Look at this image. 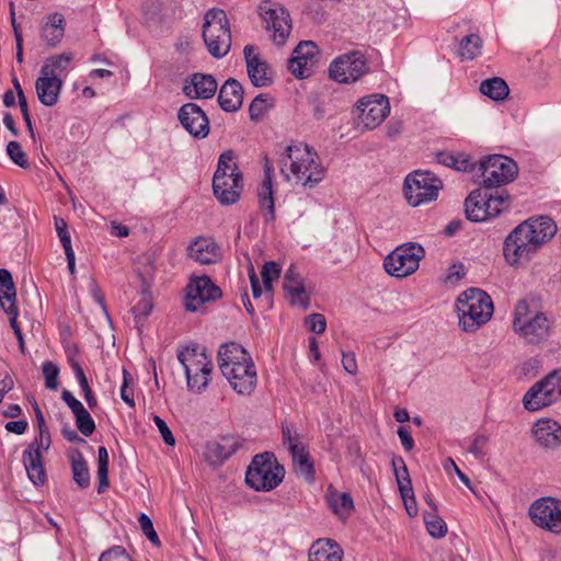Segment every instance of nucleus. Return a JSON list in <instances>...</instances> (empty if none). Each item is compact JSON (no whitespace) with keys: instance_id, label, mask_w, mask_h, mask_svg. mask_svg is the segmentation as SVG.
Wrapping results in <instances>:
<instances>
[{"instance_id":"1","label":"nucleus","mask_w":561,"mask_h":561,"mask_svg":"<svg viewBox=\"0 0 561 561\" xmlns=\"http://www.w3.org/2000/svg\"><path fill=\"white\" fill-rule=\"evenodd\" d=\"M557 232L554 221L545 216L530 218L515 227L506 237L503 254L511 266L528 263Z\"/></svg>"},{"instance_id":"2","label":"nucleus","mask_w":561,"mask_h":561,"mask_svg":"<svg viewBox=\"0 0 561 561\" xmlns=\"http://www.w3.org/2000/svg\"><path fill=\"white\" fill-rule=\"evenodd\" d=\"M512 328L524 344L537 346L553 334L554 322L547 312L540 310L536 298L525 297L514 307Z\"/></svg>"},{"instance_id":"3","label":"nucleus","mask_w":561,"mask_h":561,"mask_svg":"<svg viewBox=\"0 0 561 561\" xmlns=\"http://www.w3.org/2000/svg\"><path fill=\"white\" fill-rule=\"evenodd\" d=\"M286 160H282V173L289 180V173L286 171L287 160L289 161V171L297 184L304 187L313 188L324 178V168L317 161V153L311 152L307 145L287 146Z\"/></svg>"},{"instance_id":"4","label":"nucleus","mask_w":561,"mask_h":561,"mask_svg":"<svg viewBox=\"0 0 561 561\" xmlns=\"http://www.w3.org/2000/svg\"><path fill=\"white\" fill-rule=\"evenodd\" d=\"M456 309L461 329L476 331L490 320L493 313V302L482 289L469 288L458 297Z\"/></svg>"},{"instance_id":"5","label":"nucleus","mask_w":561,"mask_h":561,"mask_svg":"<svg viewBox=\"0 0 561 561\" xmlns=\"http://www.w3.org/2000/svg\"><path fill=\"white\" fill-rule=\"evenodd\" d=\"M203 39L215 58L226 56L231 46V33L227 14L221 9L208 10L204 16Z\"/></svg>"},{"instance_id":"6","label":"nucleus","mask_w":561,"mask_h":561,"mask_svg":"<svg viewBox=\"0 0 561 561\" xmlns=\"http://www.w3.org/2000/svg\"><path fill=\"white\" fill-rule=\"evenodd\" d=\"M284 478V468L273 459V455L264 453L254 456L247 474L245 482L256 491L275 489Z\"/></svg>"},{"instance_id":"7","label":"nucleus","mask_w":561,"mask_h":561,"mask_svg":"<svg viewBox=\"0 0 561 561\" xmlns=\"http://www.w3.org/2000/svg\"><path fill=\"white\" fill-rule=\"evenodd\" d=\"M442 181L428 171H414L404 181V196L412 207L433 202L442 190Z\"/></svg>"},{"instance_id":"8","label":"nucleus","mask_w":561,"mask_h":561,"mask_svg":"<svg viewBox=\"0 0 561 561\" xmlns=\"http://www.w3.org/2000/svg\"><path fill=\"white\" fill-rule=\"evenodd\" d=\"M424 248L416 242H408L397 247L383 260L386 272L397 278H402L413 274L420 266V261L424 257Z\"/></svg>"},{"instance_id":"9","label":"nucleus","mask_w":561,"mask_h":561,"mask_svg":"<svg viewBox=\"0 0 561 561\" xmlns=\"http://www.w3.org/2000/svg\"><path fill=\"white\" fill-rule=\"evenodd\" d=\"M178 358L184 367L188 388L202 392L209 381L211 360L205 352H198L197 347H187L178 354Z\"/></svg>"},{"instance_id":"10","label":"nucleus","mask_w":561,"mask_h":561,"mask_svg":"<svg viewBox=\"0 0 561 561\" xmlns=\"http://www.w3.org/2000/svg\"><path fill=\"white\" fill-rule=\"evenodd\" d=\"M561 399V369L553 370L534 383L523 398L524 408L538 411Z\"/></svg>"},{"instance_id":"11","label":"nucleus","mask_w":561,"mask_h":561,"mask_svg":"<svg viewBox=\"0 0 561 561\" xmlns=\"http://www.w3.org/2000/svg\"><path fill=\"white\" fill-rule=\"evenodd\" d=\"M482 183L485 188H493L512 182L517 175V164L506 156L493 154L479 163Z\"/></svg>"},{"instance_id":"12","label":"nucleus","mask_w":561,"mask_h":561,"mask_svg":"<svg viewBox=\"0 0 561 561\" xmlns=\"http://www.w3.org/2000/svg\"><path fill=\"white\" fill-rule=\"evenodd\" d=\"M367 58L359 50H352L335 58L329 67V76L339 83L355 82L368 73Z\"/></svg>"},{"instance_id":"13","label":"nucleus","mask_w":561,"mask_h":561,"mask_svg":"<svg viewBox=\"0 0 561 561\" xmlns=\"http://www.w3.org/2000/svg\"><path fill=\"white\" fill-rule=\"evenodd\" d=\"M528 515L537 527L561 533V500L552 496L537 499L530 504Z\"/></svg>"},{"instance_id":"14","label":"nucleus","mask_w":561,"mask_h":561,"mask_svg":"<svg viewBox=\"0 0 561 561\" xmlns=\"http://www.w3.org/2000/svg\"><path fill=\"white\" fill-rule=\"evenodd\" d=\"M39 437L28 445L23 453V463L30 480L35 485H43L46 480L42 461L41 449L47 450L50 446V434L47 426L39 427Z\"/></svg>"},{"instance_id":"15","label":"nucleus","mask_w":561,"mask_h":561,"mask_svg":"<svg viewBox=\"0 0 561 561\" xmlns=\"http://www.w3.org/2000/svg\"><path fill=\"white\" fill-rule=\"evenodd\" d=\"M356 110L358 112L356 115L357 126L374 129L389 115L390 104L387 96L373 94L360 99L357 102Z\"/></svg>"},{"instance_id":"16","label":"nucleus","mask_w":561,"mask_h":561,"mask_svg":"<svg viewBox=\"0 0 561 561\" xmlns=\"http://www.w3.org/2000/svg\"><path fill=\"white\" fill-rule=\"evenodd\" d=\"M259 9L266 28L273 32V42L284 45L291 31L289 13L282 7L272 8L268 2L262 3Z\"/></svg>"},{"instance_id":"17","label":"nucleus","mask_w":561,"mask_h":561,"mask_svg":"<svg viewBox=\"0 0 561 561\" xmlns=\"http://www.w3.org/2000/svg\"><path fill=\"white\" fill-rule=\"evenodd\" d=\"M221 296V289L216 286L210 277L204 275L193 278L186 287L185 308L188 311H197L203 304L216 300Z\"/></svg>"},{"instance_id":"18","label":"nucleus","mask_w":561,"mask_h":561,"mask_svg":"<svg viewBox=\"0 0 561 561\" xmlns=\"http://www.w3.org/2000/svg\"><path fill=\"white\" fill-rule=\"evenodd\" d=\"M222 375L239 394H251L256 385V370L252 358L240 362L237 366L224 364Z\"/></svg>"},{"instance_id":"19","label":"nucleus","mask_w":561,"mask_h":561,"mask_svg":"<svg viewBox=\"0 0 561 561\" xmlns=\"http://www.w3.org/2000/svg\"><path fill=\"white\" fill-rule=\"evenodd\" d=\"M318 54V47L313 42H300L288 60V70L298 79L310 77L317 64Z\"/></svg>"},{"instance_id":"20","label":"nucleus","mask_w":561,"mask_h":561,"mask_svg":"<svg viewBox=\"0 0 561 561\" xmlns=\"http://www.w3.org/2000/svg\"><path fill=\"white\" fill-rule=\"evenodd\" d=\"M178 118L183 128L193 137L204 139L209 134V121L205 112L195 103L182 105Z\"/></svg>"},{"instance_id":"21","label":"nucleus","mask_w":561,"mask_h":561,"mask_svg":"<svg viewBox=\"0 0 561 561\" xmlns=\"http://www.w3.org/2000/svg\"><path fill=\"white\" fill-rule=\"evenodd\" d=\"M247 72L251 83L256 88L268 87L273 83V73L270 65L260 56L253 45L243 48Z\"/></svg>"},{"instance_id":"22","label":"nucleus","mask_w":561,"mask_h":561,"mask_svg":"<svg viewBox=\"0 0 561 561\" xmlns=\"http://www.w3.org/2000/svg\"><path fill=\"white\" fill-rule=\"evenodd\" d=\"M283 288L285 290L286 299L290 305L298 306L302 310H307L309 308L310 296L306 289L305 279L293 264L285 272Z\"/></svg>"},{"instance_id":"23","label":"nucleus","mask_w":561,"mask_h":561,"mask_svg":"<svg viewBox=\"0 0 561 561\" xmlns=\"http://www.w3.org/2000/svg\"><path fill=\"white\" fill-rule=\"evenodd\" d=\"M242 187V174H236V176L214 174L213 176L214 195L221 204H234L240 197Z\"/></svg>"},{"instance_id":"24","label":"nucleus","mask_w":561,"mask_h":561,"mask_svg":"<svg viewBox=\"0 0 561 561\" xmlns=\"http://www.w3.org/2000/svg\"><path fill=\"white\" fill-rule=\"evenodd\" d=\"M240 438L231 435L221 436L219 440L208 442L204 456L210 465H220L241 447Z\"/></svg>"},{"instance_id":"25","label":"nucleus","mask_w":561,"mask_h":561,"mask_svg":"<svg viewBox=\"0 0 561 561\" xmlns=\"http://www.w3.org/2000/svg\"><path fill=\"white\" fill-rule=\"evenodd\" d=\"M187 255L199 264H214L220 260L221 253L211 238L198 237L188 245Z\"/></svg>"},{"instance_id":"26","label":"nucleus","mask_w":561,"mask_h":561,"mask_svg":"<svg viewBox=\"0 0 561 561\" xmlns=\"http://www.w3.org/2000/svg\"><path fill=\"white\" fill-rule=\"evenodd\" d=\"M533 435L543 448L556 449L561 445V425L551 419L537 421L533 426Z\"/></svg>"},{"instance_id":"27","label":"nucleus","mask_w":561,"mask_h":561,"mask_svg":"<svg viewBox=\"0 0 561 561\" xmlns=\"http://www.w3.org/2000/svg\"><path fill=\"white\" fill-rule=\"evenodd\" d=\"M217 91V81L211 75L196 72L183 87V92L191 99H210Z\"/></svg>"},{"instance_id":"28","label":"nucleus","mask_w":561,"mask_h":561,"mask_svg":"<svg viewBox=\"0 0 561 561\" xmlns=\"http://www.w3.org/2000/svg\"><path fill=\"white\" fill-rule=\"evenodd\" d=\"M62 88L60 77L41 76L36 79L35 90L39 102L45 106H54L59 99Z\"/></svg>"},{"instance_id":"29","label":"nucleus","mask_w":561,"mask_h":561,"mask_svg":"<svg viewBox=\"0 0 561 561\" xmlns=\"http://www.w3.org/2000/svg\"><path fill=\"white\" fill-rule=\"evenodd\" d=\"M243 88L233 78H229L220 88L218 103L226 112L238 111L243 102Z\"/></svg>"},{"instance_id":"30","label":"nucleus","mask_w":561,"mask_h":561,"mask_svg":"<svg viewBox=\"0 0 561 561\" xmlns=\"http://www.w3.org/2000/svg\"><path fill=\"white\" fill-rule=\"evenodd\" d=\"M343 550L331 539H318L309 550L308 561H342Z\"/></svg>"},{"instance_id":"31","label":"nucleus","mask_w":561,"mask_h":561,"mask_svg":"<svg viewBox=\"0 0 561 561\" xmlns=\"http://www.w3.org/2000/svg\"><path fill=\"white\" fill-rule=\"evenodd\" d=\"M250 355L242 347V345L230 342L222 344L218 351V366L222 371L224 364H229V366H237L240 362H244L250 359Z\"/></svg>"},{"instance_id":"32","label":"nucleus","mask_w":561,"mask_h":561,"mask_svg":"<svg viewBox=\"0 0 561 561\" xmlns=\"http://www.w3.org/2000/svg\"><path fill=\"white\" fill-rule=\"evenodd\" d=\"M65 19L60 13L49 15L48 21L42 27V38L49 45L56 46L65 34Z\"/></svg>"},{"instance_id":"33","label":"nucleus","mask_w":561,"mask_h":561,"mask_svg":"<svg viewBox=\"0 0 561 561\" xmlns=\"http://www.w3.org/2000/svg\"><path fill=\"white\" fill-rule=\"evenodd\" d=\"M327 501L334 514L341 518H347L354 510L353 500L350 493L328 490Z\"/></svg>"},{"instance_id":"34","label":"nucleus","mask_w":561,"mask_h":561,"mask_svg":"<svg viewBox=\"0 0 561 561\" xmlns=\"http://www.w3.org/2000/svg\"><path fill=\"white\" fill-rule=\"evenodd\" d=\"M465 213L470 221L486 220V210L484 202H482V191L477 188L472 191L465 201Z\"/></svg>"},{"instance_id":"35","label":"nucleus","mask_w":561,"mask_h":561,"mask_svg":"<svg viewBox=\"0 0 561 561\" xmlns=\"http://www.w3.org/2000/svg\"><path fill=\"white\" fill-rule=\"evenodd\" d=\"M436 160L439 164L454 168L455 170L462 172L473 170L474 165L471 157L463 152L453 153L447 151H439L436 154Z\"/></svg>"},{"instance_id":"36","label":"nucleus","mask_w":561,"mask_h":561,"mask_svg":"<svg viewBox=\"0 0 561 561\" xmlns=\"http://www.w3.org/2000/svg\"><path fill=\"white\" fill-rule=\"evenodd\" d=\"M291 455L293 463L296 468V471L301 476H305L307 479H312L313 477V466L309 457V453L306 449V445L295 444L289 449Z\"/></svg>"},{"instance_id":"37","label":"nucleus","mask_w":561,"mask_h":561,"mask_svg":"<svg viewBox=\"0 0 561 561\" xmlns=\"http://www.w3.org/2000/svg\"><path fill=\"white\" fill-rule=\"evenodd\" d=\"M73 59L72 53H62L45 59L41 73L49 77H59L67 70Z\"/></svg>"},{"instance_id":"38","label":"nucleus","mask_w":561,"mask_h":561,"mask_svg":"<svg viewBox=\"0 0 561 561\" xmlns=\"http://www.w3.org/2000/svg\"><path fill=\"white\" fill-rule=\"evenodd\" d=\"M259 202L263 211V217L266 221H272L275 218V206L273 198L272 181L263 180L259 188Z\"/></svg>"},{"instance_id":"39","label":"nucleus","mask_w":561,"mask_h":561,"mask_svg":"<svg viewBox=\"0 0 561 561\" xmlns=\"http://www.w3.org/2000/svg\"><path fill=\"white\" fill-rule=\"evenodd\" d=\"M480 92L492 100L502 101L508 95L510 89L503 79L494 77L481 82Z\"/></svg>"},{"instance_id":"40","label":"nucleus","mask_w":561,"mask_h":561,"mask_svg":"<svg viewBox=\"0 0 561 561\" xmlns=\"http://www.w3.org/2000/svg\"><path fill=\"white\" fill-rule=\"evenodd\" d=\"M16 289L12 275L7 268H0V304L2 308H8L10 304H15Z\"/></svg>"},{"instance_id":"41","label":"nucleus","mask_w":561,"mask_h":561,"mask_svg":"<svg viewBox=\"0 0 561 561\" xmlns=\"http://www.w3.org/2000/svg\"><path fill=\"white\" fill-rule=\"evenodd\" d=\"M510 195L506 192H496L495 194L482 193V202H484L486 218L497 216L504 208L508 206Z\"/></svg>"},{"instance_id":"42","label":"nucleus","mask_w":561,"mask_h":561,"mask_svg":"<svg viewBox=\"0 0 561 561\" xmlns=\"http://www.w3.org/2000/svg\"><path fill=\"white\" fill-rule=\"evenodd\" d=\"M483 41L478 34L465 36L459 45V55L463 59H474L481 55Z\"/></svg>"},{"instance_id":"43","label":"nucleus","mask_w":561,"mask_h":561,"mask_svg":"<svg viewBox=\"0 0 561 561\" xmlns=\"http://www.w3.org/2000/svg\"><path fill=\"white\" fill-rule=\"evenodd\" d=\"M71 469L75 482L81 489L88 488L90 485V473L81 453L78 451L77 456L72 457Z\"/></svg>"},{"instance_id":"44","label":"nucleus","mask_w":561,"mask_h":561,"mask_svg":"<svg viewBox=\"0 0 561 561\" xmlns=\"http://www.w3.org/2000/svg\"><path fill=\"white\" fill-rule=\"evenodd\" d=\"M69 362H70V366L78 379V382L83 391L84 399H85L89 408L90 409L95 408L98 405V401L89 386L88 379L84 375L82 367L73 358H70Z\"/></svg>"},{"instance_id":"45","label":"nucleus","mask_w":561,"mask_h":561,"mask_svg":"<svg viewBox=\"0 0 561 561\" xmlns=\"http://www.w3.org/2000/svg\"><path fill=\"white\" fill-rule=\"evenodd\" d=\"M108 453L104 446H100L98 449V478H99V488L98 492H104L108 485Z\"/></svg>"},{"instance_id":"46","label":"nucleus","mask_w":561,"mask_h":561,"mask_svg":"<svg viewBox=\"0 0 561 561\" xmlns=\"http://www.w3.org/2000/svg\"><path fill=\"white\" fill-rule=\"evenodd\" d=\"M423 518L432 537L443 538L447 534L446 523L437 515V512H424Z\"/></svg>"},{"instance_id":"47","label":"nucleus","mask_w":561,"mask_h":561,"mask_svg":"<svg viewBox=\"0 0 561 561\" xmlns=\"http://www.w3.org/2000/svg\"><path fill=\"white\" fill-rule=\"evenodd\" d=\"M234 159V152L232 150H226L224 151L219 159L217 164V170L215 174L219 175H234L241 174V172L238 171L237 164L233 162Z\"/></svg>"},{"instance_id":"48","label":"nucleus","mask_w":561,"mask_h":561,"mask_svg":"<svg viewBox=\"0 0 561 561\" xmlns=\"http://www.w3.org/2000/svg\"><path fill=\"white\" fill-rule=\"evenodd\" d=\"M76 425L80 433L84 436H90L95 431V423L85 408L75 413Z\"/></svg>"},{"instance_id":"49","label":"nucleus","mask_w":561,"mask_h":561,"mask_svg":"<svg viewBox=\"0 0 561 561\" xmlns=\"http://www.w3.org/2000/svg\"><path fill=\"white\" fill-rule=\"evenodd\" d=\"M7 153L9 158L12 160V162L15 163L16 165L23 169L28 168L30 163L26 153L22 149L20 142L15 140L9 141V144L7 145Z\"/></svg>"},{"instance_id":"50","label":"nucleus","mask_w":561,"mask_h":561,"mask_svg":"<svg viewBox=\"0 0 561 561\" xmlns=\"http://www.w3.org/2000/svg\"><path fill=\"white\" fill-rule=\"evenodd\" d=\"M4 312L9 316V321H10V327L12 328L16 339H18V342H19V346L21 348L22 352H24V339H23V334H22V331H21V328L18 323V307H16V304H10L8 306V308H4Z\"/></svg>"},{"instance_id":"51","label":"nucleus","mask_w":561,"mask_h":561,"mask_svg":"<svg viewBox=\"0 0 561 561\" xmlns=\"http://www.w3.org/2000/svg\"><path fill=\"white\" fill-rule=\"evenodd\" d=\"M139 526L144 533V535L148 538V540L154 545L156 547H160V539L153 528V524L148 515L141 513L138 517Z\"/></svg>"},{"instance_id":"52","label":"nucleus","mask_w":561,"mask_h":561,"mask_svg":"<svg viewBox=\"0 0 561 561\" xmlns=\"http://www.w3.org/2000/svg\"><path fill=\"white\" fill-rule=\"evenodd\" d=\"M43 375L45 378V386L50 390L58 388V375L59 368L53 362H46L43 364Z\"/></svg>"},{"instance_id":"53","label":"nucleus","mask_w":561,"mask_h":561,"mask_svg":"<svg viewBox=\"0 0 561 561\" xmlns=\"http://www.w3.org/2000/svg\"><path fill=\"white\" fill-rule=\"evenodd\" d=\"M99 561H133L125 548L122 546H114L104 551Z\"/></svg>"},{"instance_id":"54","label":"nucleus","mask_w":561,"mask_h":561,"mask_svg":"<svg viewBox=\"0 0 561 561\" xmlns=\"http://www.w3.org/2000/svg\"><path fill=\"white\" fill-rule=\"evenodd\" d=\"M55 229L65 251L72 249L68 226L65 219L55 217Z\"/></svg>"},{"instance_id":"55","label":"nucleus","mask_w":561,"mask_h":561,"mask_svg":"<svg viewBox=\"0 0 561 561\" xmlns=\"http://www.w3.org/2000/svg\"><path fill=\"white\" fill-rule=\"evenodd\" d=\"M305 323L309 331L321 334L325 331L327 328V321L323 314L321 313H311L309 314Z\"/></svg>"},{"instance_id":"56","label":"nucleus","mask_w":561,"mask_h":561,"mask_svg":"<svg viewBox=\"0 0 561 561\" xmlns=\"http://www.w3.org/2000/svg\"><path fill=\"white\" fill-rule=\"evenodd\" d=\"M280 266L275 261L266 262L263 265L261 275L263 278V283L273 282L277 279L280 275Z\"/></svg>"},{"instance_id":"57","label":"nucleus","mask_w":561,"mask_h":561,"mask_svg":"<svg viewBox=\"0 0 561 561\" xmlns=\"http://www.w3.org/2000/svg\"><path fill=\"white\" fill-rule=\"evenodd\" d=\"M394 476L400 493H409L411 489H413L407 466H403L401 469H397Z\"/></svg>"},{"instance_id":"58","label":"nucleus","mask_w":561,"mask_h":561,"mask_svg":"<svg viewBox=\"0 0 561 561\" xmlns=\"http://www.w3.org/2000/svg\"><path fill=\"white\" fill-rule=\"evenodd\" d=\"M130 379V374L126 369H123V385L121 387V398L129 407H135L134 392L128 388V382Z\"/></svg>"},{"instance_id":"59","label":"nucleus","mask_w":561,"mask_h":561,"mask_svg":"<svg viewBox=\"0 0 561 561\" xmlns=\"http://www.w3.org/2000/svg\"><path fill=\"white\" fill-rule=\"evenodd\" d=\"M152 307L153 305L151 299L146 294H142L141 299L133 307V312L136 318H146L151 312Z\"/></svg>"},{"instance_id":"60","label":"nucleus","mask_w":561,"mask_h":561,"mask_svg":"<svg viewBox=\"0 0 561 561\" xmlns=\"http://www.w3.org/2000/svg\"><path fill=\"white\" fill-rule=\"evenodd\" d=\"M265 107H266V99L264 98V95L260 94V95L255 96L249 107L250 118L252 121H255L259 117H261Z\"/></svg>"},{"instance_id":"61","label":"nucleus","mask_w":561,"mask_h":561,"mask_svg":"<svg viewBox=\"0 0 561 561\" xmlns=\"http://www.w3.org/2000/svg\"><path fill=\"white\" fill-rule=\"evenodd\" d=\"M153 422L157 425V427L162 436L163 442L169 446H174L175 438H174L172 432L170 431L169 426L167 425V423L158 415H154Z\"/></svg>"},{"instance_id":"62","label":"nucleus","mask_w":561,"mask_h":561,"mask_svg":"<svg viewBox=\"0 0 561 561\" xmlns=\"http://www.w3.org/2000/svg\"><path fill=\"white\" fill-rule=\"evenodd\" d=\"M488 443V437L485 435H477L472 439L468 451L474 455L477 458H482L484 456V447Z\"/></svg>"},{"instance_id":"63","label":"nucleus","mask_w":561,"mask_h":561,"mask_svg":"<svg viewBox=\"0 0 561 561\" xmlns=\"http://www.w3.org/2000/svg\"><path fill=\"white\" fill-rule=\"evenodd\" d=\"M466 275L465 267L461 263L453 264L445 276L446 284H455Z\"/></svg>"},{"instance_id":"64","label":"nucleus","mask_w":561,"mask_h":561,"mask_svg":"<svg viewBox=\"0 0 561 561\" xmlns=\"http://www.w3.org/2000/svg\"><path fill=\"white\" fill-rule=\"evenodd\" d=\"M400 495L403 501L404 508H405L408 515L411 517L416 516L419 511H417L413 489H411V491L409 493L407 492V494H405V492H403V493H400Z\"/></svg>"}]
</instances>
